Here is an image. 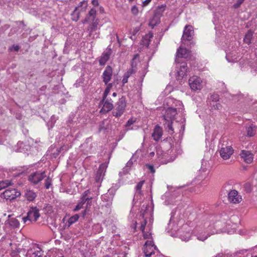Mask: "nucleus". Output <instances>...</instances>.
I'll list each match as a JSON object with an SVG mask.
<instances>
[{
  "mask_svg": "<svg viewBox=\"0 0 257 257\" xmlns=\"http://www.w3.org/2000/svg\"><path fill=\"white\" fill-rule=\"evenodd\" d=\"M177 114V110L176 108L169 107L166 111V113L163 115V119L165 120L164 127L168 130L169 133H174L173 127V120L175 116Z\"/></svg>",
  "mask_w": 257,
  "mask_h": 257,
  "instance_id": "nucleus-1",
  "label": "nucleus"
},
{
  "mask_svg": "<svg viewBox=\"0 0 257 257\" xmlns=\"http://www.w3.org/2000/svg\"><path fill=\"white\" fill-rule=\"evenodd\" d=\"M126 107V100L124 96H122L115 103L112 110V114L113 116L119 118L121 117L125 111Z\"/></svg>",
  "mask_w": 257,
  "mask_h": 257,
  "instance_id": "nucleus-2",
  "label": "nucleus"
},
{
  "mask_svg": "<svg viewBox=\"0 0 257 257\" xmlns=\"http://www.w3.org/2000/svg\"><path fill=\"white\" fill-rule=\"evenodd\" d=\"M194 35L193 28L191 25H186L183 31V34L181 38L183 43H185L186 41H191Z\"/></svg>",
  "mask_w": 257,
  "mask_h": 257,
  "instance_id": "nucleus-3",
  "label": "nucleus"
},
{
  "mask_svg": "<svg viewBox=\"0 0 257 257\" xmlns=\"http://www.w3.org/2000/svg\"><path fill=\"white\" fill-rule=\"evenodd\" d=\"M40 215L39 210L37 207L32 206L28 211L27 216L23 217L22 219L23 220L24 223H26L27 220H32L33 219L34 221H36L40 217Z\"/></svg>",
  "mask_w": 257,
  "mask_h": 257,
  "instance_id": "nucleus-4",
  "label": "nucleus"
},
{
  "mask_svg": "<svg viewBox=\"0 0 257 257\" xmlns=\"http://www.w3.org/2000/svg\"><path fill=\"white\" fill-rule=\"evenodd\" d=\"M202 80L197 76H193L189 79V84L191 89L196 91L202 88Z\"/></svg>",
  "mask_w": 257,
  "mask_h": 257,
  "instance_id": "nucleus-5",
  "label": "nucleus"
},
{
  "mask_svg": "<svg viewBox=\"0 0 257 257\" xmlns=\"http://www.w3.org/2000/svg\"><path fill=\"white\" fill-rule=\"evenodd\" d=\"M100 103L103 104V107L100 110L101 113H107L112 110L113 108V101L111 98H106L103 100V98H102Z\"/></svg>",
  "mask_w": 257,
  "mask_h": 257,
  "instance_id": "nucleus-6",
  "label": "nucleus"
},
{
  "mask_svg": "<svg viewBox=\"0 0 257 257\" xmlns=\"http://www.w3.org/2000/svg\"><path fill=\"white\" fill-rule=\"evenodd\" d=\"M20 195V192L15 189H7L3 193L4 198L10 200L15 199Z\"/></svg>",
  "mask_w": 257,
  "mask_h": 257,
  "instance_id": "nucleus-7",
  "label": "nucleus"
},
{
  "mask_svg": "<svg viewBox=\"0 0 257 257\" xmlns=\"http://www.w3.org/2000/svg\"><path fill=\"white\" fill-rule=\"evenodd\" d=\"M45 172H36L31 174L29 177V180L34 184H37L46 177Z\"/></svg>",
  "mask_w": 257,
  "mask_h": 257,
  "instance_id": "nucleus-8",
  "label": "nucleus"
},
{
  "mask_svg": "<svg viewBox=\"0 0 257 257\" xmlns=\"http://www.w3.org/2000/svg\"><path fill=\"white\" fill-rule=\"evenodd\" d=\"M112 75V68L110 66L107 65L101 76L103 79V82L105 83V84H107V83L110 81L111 79Z\"/></svg>",
  "mask_w": 257,
  "mask_h": 257,
  "instance_id": "nucleus-9",
  "label": "nucleus"
},
{
  "mask_svg": "<svg viewBox=\"0 0 257 257\" xmlns=\"http://www.w3.org/2000/svg\"><path fill=\"white\" fill-rule=\"evenodd\" d=\"M106 168L107 166L104 164H102L100 165L95 175V180L96 182L99 183L102 181L104 176Z\"/></svg>",
  "mask_w": 257,
  "mask_h": 257,
  "instance_id": "nucleus-10",
  "label": "nucleus"
},
{
  "mask_svg": "<svg viewBox=\"0 0 257 257\" xmlns=\"http://www.w3.org/2000/svg\"><path fill=\"white\" fill-rule=\"evenodd\" d=\"M229 200L233 203H238L242 200L241 196L238 194V192L235 190H231L228 194Z\"/></svg>",
  "mask_w": 257,
  "mask_h": 257,
  "instance_id": "nucleus-11",
  "label": "nucleus"
},
{
  "mask_svg": "<svg viewBox=\"0 0 257 257\" xmlns=\"http://www.w3.org/2000/svg\"><path fill=\"white\" fill-rule=\"evenodd\" d=\"M220 156L224 160L228 159L233 153V150L231 146L222 148L220 151Z\"/></svg>",
  "mask_w": 257,
  "mask_h": 257,
  "instance_id": "nucleus-12",
  "label": "nucleus"
},
{
  "mask_svg": "<svg viewBox=\"0 0 257 257\" xmlns=\"http://www.w3.org/2000/svg\"><path fill=\"white\" fill-rule=\"evenodd\" d=\"M112 53V50L110 48H107L102 53L99 59L100 65H104L106 62L109 60Z\"/></svg>",
  "mask_w": 257,
  "mask_h": 257,
  "instance_id": "nucleus-13",
  "label": "nucleus"
},
{
  "mask_svg": "<svg viewBox=\"0 0 257 257\" xmlns=\"http://www.w3.org/2000/svg\"><path fill=\"white\" fill-rule=\"evenodd\" d=\"M189 51L188 49L186 48H183L182 47H180L177 52L176 53V59L175 61L176 63H180L179 61V59L180 58H187L189 56Z\"/></svg>",
  "mask_w": 257,
  "mask_h": 257,
  "instance_id": "nucleus-14",
  "label": "nucleus"
},
{
  "mask_svg": "<svg viewBox=\"0 0 257 257\" xmlns=\"http://www.w3.org/2000/svg\"><path fill=\"white\" fill-rule=\"evenodd\" d=\"M187 66L185 62L181 63L179 66V69L177 71V79H181L186 74Z\"/></svg>",
  "mask_w": 257,
  "mask_h": 257,
  "instance_id": "nucleus-15",
  "label": "nucleus"
},
{
  "mask_svg": "<svg viewBox=\"0 0 257 257\" xmlns=\"http://www.w3.org/2000/svg\"><path fill=\"white\" fill-rule=\"evenodd\" d=\"M240 155L244 161L247 164L251 163L253 160V155L248 151L242 150Z\"/></svg>",
  "mask_w": 257,
  "mask_h": 257,
  "instance_id": "nucleus-16",
  "label": "nucleus"
},
{
  "mask_svg": "<svg viewBox=\"0 0 257 257\" xmlns=\"http://www.w3.org/2000/svg\"><path fill=\"white\" fill-rule=\"evenodd\" d=\"M96 19V10L92 8L88 12L85 19L82 21V23L85 24L91 21H95Z\"/></svg>",
  "mask_w": 257,
  "mask_h": 257,
  "instance_id": "nucleus-17",
  "label": "nucleus"
},
{
  "mask_svg": "<svg viewBox=\"0 0 257 257\" xmlns=\"http://www.w3.org/2000/svg\"><path fill=\"white\" fill-rule=\"evenodd\" d=\"M162 128L159 125H156L154 130V132L152 135L154 140L156 141H158L162 137Z\"/></svg>",
  "mask_w": 257,
  "mask_h": 257,
  "instance_id": "nucleus-18",
  "label": "nucleus"
},
{
  "mask_svg": "<svg viewBox=\"0 0 257 257\" xmlns=\"http://www.w3.org/2000/svg\"><path fill=\"white\" fill-rule=\"evenodd\" d=\"M6 222L14 228H18L20 225L19 221L15 217H12V215H9L8 219Z\"/></svg>",
  "mask_w": 257,
  "mask_h": 257,
  "instance_id": "nucleus-19",
  "label": "nucleus"
},
{
  "mask_svg": "<svg viewBox=\"0 0 257 257\" xmlns=\"http://www.w3.org/2000/svg\"><path fill=\"white\" fill-rule=\"evenodd\" d=\"M109 128V121L107 119H104L101 121L99 125L98 132H104Z\"/></svg>",
  "mask_w": 257,
  "mask_h": 257,
  "instance_id": "nucleus-20",
  "label": "nucleus"
},
{
  "mask_svg": "<svg viewBox=\"0 0 257 257\" xmlns=\"http://www.w3.org/2000/svg\"><path fill=\"white\" fill-rule=\"evenodd\" d=\"M36 193L30 190H27L25 193V196L26 199L29 201H33L37 197Z\"/></svg>",
  "mask_w": 257,
  "mask_h": 257,
  "instance_id": "nucleus-21",
  "label": "nucleus"
},
{
  "mask_svg": "<svg viewBox=\"0 0 257 257\" xmlns=\"http://www.w3.org/2000/svg\"><path fill=\"white\" fill-rule=\"evenodd\" d=\"M253 31L249 30L245 34L244 39H243V42L247 44V45H249L251 43V41L253 38Z\"/></svg>",
  "mask_w": 257,
  "mask_h": 257,
  "instance_id": "nucleus-22",
  "label": "nucleus"
},
{
  "mask_svg": "<svg viewBox=\"0 0 257 257\" xmlns=\"http://www.w3.org/2000/svg\"><path fill=\"white\" fill-rule=\"evenodd\" d=\"M256 128V126L252 124L249 125L248 126H246V132L247 133V136L249 137H253L255 135Z\"/></svg>",
  "mask_w": 257,
  "mask_h": 257,
  "instance_id": "nucleus-23",
  "label": "nucleus"
},
{
  "mask_svg": "<svg viewBox=\"0 0 257 257\" xmlns=\"http://www.w3.org/2000/svg\"><path fill=\"white\" fill-rule=\"evenodd\" d=\"M156 247H143V251L147 257H150L155 253V250Z\"/></svg>",
  "mask_w": 257,
  "mask_h": 257,
  "instance_id": "nucleus-24",
  "label": "nucleus"
},
{
  "mask_svg": "<svg viewBox=\"0 0 257 257\" xmlns=\"http://www.w3.org/2000/svg\"><path fill=\"white\" fill-rule=\"evenodd\" d=\"M87 2L85 1H83L79 4L78 6L76 8H78V12H82L85 11L86 8H87Z\"/></svg>",
  "mask_w": 257,
  "mask_h": 257,
  "instance_id": "nucleus-25",
  "label": "nucleus"
},
{
  "mask_svg": "<svg viewBox=\"0 0 257 257\" xmlns=\"http://www.w3.org/2000/svg\"><path fill=\"white\" fill-rule=\"evenodd\" d=\"M80 12H78V8H75L71 14V19L72 21L77 22L80 18Z\"/></svg>",
  "mask_w": 257,
  "mask_h": 257,
  "instance_id": "nucleus-26",
  "label": "nucleus"
},
{
  "mask_svg": "<svg viewBox=\"0 0 257 257\" xmlns=\"http://www.w3.org/2000/svg\"><path fill=\"white\" fill-rule=\"evenodd\" d=\"M90 22H91V24L90 25L88 28V30H90V35H91V33L96 29L98 24L97 19L95 20V21H91Z\"/></svg>",
  "mask_w": 257,
  "mask_h": 257,
  "instance_id": "nucleus-27",
  "label": "nucleus"
},
{
  "mask_svg": "<svg viewBox=\"0 0 257 257\" xmlns=\"http://www.w3.org/2000/svg\"><path fill=\"white\" fill-rule=\"evenodd\" d=\"M153 37V34H149L145 36V37L144 38L143 40H142V44L148 47L150 45V38H152Z\"/></svg>",
  "mask_w": 257,
  "mask_h": 257,
  "instance_id": "nucleus-28",
  "label": "nucleus"
},
{
  "mask_svg": "<svg viewBox=\"0 0 257 257\" xmlns=\"http://www.w3.org/2000/svg\"><path fill=\"white\" fill-rule=\"evenodd\" d=\"M79 218V215L77 214L71 216L68 221V226H70L72 224L76 222Z\"/></svg>",
  "mask_w": 257,
  "mask_h": 257,
  "instance_id": "nucleus-29",
  "label": "nucleus"
},
{
  "mask_svg": "<svg viewBox=\"0 0 257 257\" xmlns=\"http://www.w3.org/2000/svg\"><path fill=\"white\" fill-rule=\"evenodd\" d=\"M132 164H133L132 162L131 161H129L127 163L125 167L123 169L122 171L119 172L120 176H122L123 175L126 174L128 172V170L129 169L128 168H130L132 166Z\"/></svg>",
  "mask_w": 257,
  "mask_h": 257,
  "instance_id": "nucleus-30",
  "label": "nucleus"
},
{
  "mask_svg": "<svg viewBox=\"0 0 257 257\" xmlns=\"http://www.w3.org/2000/svg\"><path fill=\"white\" fill-rule=\"evenodd\" d=\"M11 184V182L9 180L0 181V190L5 188Z\"/></svg>",
  "mask_w": 257,
  "mask_h": 257,
  "instance_id": "nucleus-31",
  "label": "nucleus"
},
{
  "mask_svg": "<svg viewBox=\"0 0 257 257\" xmlns=\"http://www.w3.org/2000/svg\"><path fill=\"white\" fill-rule=\"evenodd\" d=\"M42 255L43 251L40 248H39L38 250L35 251V252L33 253L32 257H42Z\"/></svg>",
  "mask_w": 257,
  "mask_h": 257,
  "instance_id": "nucleus-32",
  "label": "nucleus"
},
{
  "mask_svg": "<svg viewBox=\"0 0 257 257\" xmlns=\"http://www.w3.org/2000/svg\"><path fill=\"white\" fill-rule=\"evenodd\" d=\"M144 182H145V181H144V180L141 181L139 182L137 184V186H136V191L139 194H141V189Z\"/></svg>",
  "mask_w": 257,
  "mask_h": 257,
  "instance_id": "nucleus-33",
  "label": "nucleus"
},
{
  "mask_svg": "<svg viewBox=\"0 0 257 257\" xmlns=\"http://www.w3.org/2000/svg\"><path fill=\"white\" fill-rule=\"evenodd\" d=\"M52 185V180L50 177H48L45 180V187L46 189H49Z\"/></svg>",
  "mask_w": 257,
  "mask_h": 257,
  "instance_id": "nucleus-34",
  "label": "nucleus"
},
{
  "mask_svg": "<svg viewBox=\"0 0 257 257\" xmlns=\"http://www.w3.org/2000/svg\"><path fill=\"white\" fill-rule=\"evenodd\" d=\"M210 99L212 100V103H215L219 100V96L214 94L211 96Z\"/></svg>",
  "mask_w": 257,
  "mask_h": 257,
  "instance_id": "nucleus-35",
  "label": "nucleus"
},
{
  "mask_svg": "<svg viewBox=\"0 0 257 257\" xmlns=\"http://www.w3.org/2000/svg\"><path fill=\"white\" fill-rule=\"evenodd\" d=\"M210 105L213 107L214 109L220 110L221 108V105L219 103H210Z\"/></svg>",
  "mask_w": 257,
  "mask_h": 257,
  "instance_id": "nucleus-36",
  "label": "nucleus"
},
{
  "mask_svg": "<svg viewBox=\"0 0 257 257\" xmlns=\"http://www.w3.org/2000/svg\"><path fill=\"white\" fill-rule=\"evenodd\" d=\"M156 247L153 242L151 240H147L145 245L144 247Z\"/></svg>",
  "mask_w": 257,
  "mask_h": 257,
  "instance_id": "nucleus-37",
  "label": "nucleus"
},
{
  "mask_svg": "<svg viewBox=\"0 0 257 257\" xmlns=\"http://www.w3.org/2000/svg\"><path fill=\"white\" fill-rule=\"evenodd\" d=\"M210 236V234L209 233H208L206 235H199L198 236L197 238L199 240L204 241L205 240H206Z\"/></svg>",
  "mask_w": 257,
  "mask_h": 257,
  "instance_id": "nucleus-38",
  "label": "nucleus"
},
{
  "mask_svg": "<svg viewBox=\"0 0 257 257\" xmlns=\"http://www.w3.org/2000/svg\"><path fill=\"white\" fill-rule=\"evenodd\" d=\"M244 0H237L236 2L233 5V7L234 9H237L240 7L241 4L244 2Z\"/></svg>",
  "mask_w": 257,
  "mask_h": 257,
  "instance_id": "nucleus-39",
  "label": "nucleus"
},
{
  "mask_svg": "<svg viewBox=\"0 0 257 257\" xmlns=\"http://www.w3.org/2000/svg\"><path fill=\"white\" fill-rule=\"evenodd\" d=\"M129 72H127L124 74L122 82L123 84H125L127 82L128 78L130 77Z\"/></svg>",
  "mask_w": 257,
  "mask_h": 257,
  "instance_id": "nucleus-40",
  "label": "nucleus"
},
{
  "mask_svg": "<svg viewBox=\"0 0 257 257\" xmlns=\"http://www.w3.org/2000/svg\"><path fill=\"white\" fill-rule=\"evenodd\" d=\"M166 8L165 5H162L161 6H158L157 9V13L161 14L163 13Z\"/></svg>",
  "mask_w": 257,
  "mask_h": 257,
  "instance_id": "nucleus-41",
  "label": "nucleus"
},
{
  "mask_svg": "<svg viewBox=\"0 0 257 257\" xmlns=\"http://www.w3.org/2000/svg\"><path fill=\"white\" fill-rule=\"evenodd\" d=\"M83 205L84 204H83V203H78V204L75 207V208L73 209V211L74 212H76L79 210L80 209L82 208Z\"/></svg>",
  "mask_w": 257,
  "mask_h": 257,
  "instance_id": "nucleus-42",
  "label": "nucleus"
},
{
  "mask_svg": "<svg viewBox=\"0 0 257 257\" xmlns=\"http://www.w3.org/2000/svg\"><path fill=\"white\" fill-rule=\"evenodd\" d=\"M244 187L247 192H250L251 190V185L249 183H246L244 184Z\"/></svg>",
  "mask_w": 257,
  "mask_h": 257,
  "instance_id": "nucleus-43",
  "label": "nucleus"
},
{
  "mask_svg": "<svg viewBox=\"0 0 257 257\" xmlns=\"http://www.w3.org/2000/svg\"><path fill=\"white\" fill-rule=\"evenodd\" d=\"M110 89L106 87L105 89V90L104 91V93L103 94L102 98H103V100H104L106 98H107V96L108 94V93L110 92Z\"/></svg>",
  "mask_w": 257,
  "mask_h": 257,
  "instance_id": "nucleus-44",
  "label": "nucleus"
},
{
  "mask_svg": "<svg viewBox=\"0 0 257 257\" xmlns=\"http://www.w3.org/2000/svg\"><path fill=\"white\" fill-rule=\"evenodd\" d=\"M147 224V221L146 219H144L143 221L141 222V225L140 226L141 230L143 232L145 229V226Z\"/></svg>",
  "mask_w": 257,
  "mask_h": 257,
  "instance_id": "nucleus-45",
  "label": "nucleus"
},
{
  "mask_svg": "<svg viewBox=\"0 0 257 257\" xmlns=\"http://www.w3.org/2000/svg\"><path fill=\"white\" fill-rule=\"evenodd\" d=\"M131 11H132V13L134 15H137L139 12L138 8L136 6H134L132 8Z\"/></svg>",
  "mask_w": 257,
  "mask_h": 257,
  "instance_id": "nucleus-46",
  "label": "nucleus"
},
{
  "mask_svg": "<svg viewBox=\"0 0 257 257\" xmlns=\"http://www.w3.org/2000/svg\"><path fill=\"white\" fill-rule=\"evenodd\" d=\"M81 201L80 203H83V204H84L86 201H88L89 200H90L91 199V198L89 197H86L82 196L81 197Z\"/></svg>",
  "mask_w": 257,
  "mask_h": 257,
  "instance_id": "nucleus-47",
  "label": "nucleus"
},
{
  "mask_svg": "<svg viewBox=\"0 0 257 257\" xmlns=\"http://www.w3.org/2000/svg\"><path fill=\"white\" fill-rule=\"evenodd\" d=\"M146 166L149 169V170L150 171V172L151 173H154L155 172V169H154L153 166L148 164L146 165Z\"/></svg>",
  "mask_w": 257,
  "mask_h": 257,
  "instance_id": "nucleus-48",
  "label": "nucleus"
},
{
  "mask_svg": "<svg viewBox=\"0 0 257 257\" xmlns=\"http://www.w3.org/2000/svg\"><path fill=\"white\" fill-rule=\"evenodd\" d=\"M135 121H134L133 119H130L126 122V124H125V126L126 127L127 126H131V125H132L134 123Z\"/></svg>",
  "mask_w": 257,
  "mask_h": 257,
  "instance_id": "nucleus-49",
  "label": "nucleus"
},
{
  "mask_svg": "<svg viewBox=\"0 0 257 257\" xmlns=\"http://www.w3.org/2000/svg\"><path fill=\"white\" fill-rule=\"evenodd\" d=\"M132 69H130L129 71H128L127 72H129L128 74H130V75L134 73H135V70L134 69V65H133V63H132Z\"/></svg>",
  "mask_w": 257,
  "mask_h": 257,
  "instance_id": "nucleus-50",
  "label": "nucleus"
},
{
  "mask_svg": "<svg viewBox=\"0 0 257 257\" xmlns=\"http://www.w3.org/2000/svg\"><path fill=\"white\" fill-rule=\"evenodd\" d=\"M151 0H146L143 3V6L145 7L147 6L150 2Z\"/></svg>",
  "mask_w": 257,
  "mask_h": 257,
  "instance_id": "nucleus-51",
  "label": "nucleus"
},
{
  "mask_svg": "<svg viewBox=\"0 0 257 257\" xmlns=\"http://www.w3.org/2000/svg\"><path fill=\"white\" fill-rule=\"evenodd\" d=\"M91 3L94 6H98L99 5L98 0H92Z\"/></svg>",
  "mask_w": 257,
  "mask_h": 257,
  "instance_id": "nucleus-52",
  "label": "nucleus"
},
{
  "mask_svg": "<svg viewBox=\"0 0 257 257\" xmlns=\"http://www.w3.org/2000/svg\"><path fill=\"white\" fill-rule=\"evenodd\" d=\"M89 192V191L88 190L84 191L83 194H82V196L84 197H87V196L88 195V193Z\"/></svg>",
  "mask_w": 257,
  "mask_h": 257,
  "instance_id": "nucleus-53",
  "label": "nucleus"
},
{
  "mask_svg": "<svg viewBox=\"0 0 257 257\" xmlns=\"http://www.w3.org/2000/svg\"><path fill=\"white\" fill-rule=\"evenodd\" d=\"M107 86L106 87L107 88H108L109 89H111V88H112V86H113V84L112 83H107Z\"/></svg>",
  "mask_w": 257,
  "mask_h": 257,
  "instance_id": "nucleus-54",
  "label": "nucleus"
},
{
  "mask_svg": "<svg viewBox=\"0 0 257 257\" xmlns=\"http://www.w3.org/2000/svg\"><path fill=\"white\" fill-rule=\"evenodd\" d=\"M13 47H14L15 51H18L20 49V47L19 46H14Z\"/></svg>",
  "mask_w": 257,
  "mask_h": 257,
  "instance_id": "nucleus-55",
  "label": "nucleus"
},
{
  "mask_svg": "<svg viewBox=\"0 0 257 257\" xmlns=\"http://www.w3.org/2000/svg\"><path fill=\"white\" fill-rule=\"evenodd\" d=\"M229 57V54H227L226 56V58L227 59L228 61H229V62H232L231 60L229 59V58H228Z\"/></svg>",
  "mask_w": 257,
  "mask_h": 257,
  "instance_id": "nucleus-56",
  "label": "nucleus"
},
{
  "mask_svg": "<svg viewBox=\"0 0 257 257\" xmlns=\"http://www.w3.org/2000/svg\"><path fill=\"white\" fill-rule=\"evenodd\" d=\"M155 155V153L154 152H151L150 153V155L152 157L154 156Z\"/></svg>",
  "mask_w": 257,
  "mask_h": 257,
  "instance_id": "nucleus-57",
  "label": "nucleus"
},
{
  "mask_svg": "<svg viewBox=\"0 0 257 257\" xmlns=\"http://www.w3.org/2000/svg\"><path fill=\"white\" fill-rule=\"evenodd\" d=\"M20 23L21 24V25H23V26H25V24L24 23V22L23 21H21L20 22Z\"/></svg>",
  "mask_w": 257,
  "mask_h": 257,
  "instance_id": "nucleus-58",
  "label": "nucleus"
},
{
  "mask_svg": "<svg viewBox=\"0 0 257 257\" xmlns=\"http://www.w3.org/2000/svg\"><path fill=\"white\" fill-rule=\"evenodd\" d=\"M112 95H113V96H114V97H115V96H116V93H115V92H113V94H112Z\"/></svg>",
  "mask_w": 257,
  "mask_h": 257,
  "instance_id": "nucleus-59",
  "label": "nucleus"
},
{
  "mask_svg": "<svg viewBox=\"0 0 257 257\" xmlns=\"http://www.w3.org/2000/svg\"><path fill=\"white\" fill-rule=\"evenodd\" d=\"M102 257H110V256L109 255H104V256H103Z\"/></svg>",
  "mask_w": 257,
  "mask_h": 257,
  "instance_id": "nucleus-60",
  "label": "nucleus"
},
{
  "mask_svg": "<svg viewBox=\"0 0 257 257\" xmlns=\"http://www.w3.org/2000/svg\"><path fill=\"white\" fill-rule=\"evenodd\" d=\"M85 215V213H84L83 214V217H84Z\"/></svg>",
  "mask_w": 257,
  "mask_h": 257,
  "instance_id": "nucleus-61",
  "label": "nucleus"
},
{
  "mask_svg": "<svg viewBox=\"0 0 257 257\" xmlns=\"http://www.w3.org/2000/svg\"><path fill=\"white\" fill-rule=\"evenodd\" d=\"M251 257H257V255L251 256Z\"/></svg>",
  "mask_w": 257,
  "mask_h": 257,
  "instance_id": "nucleus-62",
  "label": "nucleus"
},
{
  "mask_svg": "<svg viewBox=\"0 0 257 257\" xmlns=\"http://www.w3.org/2000/svg\"><path fill=\"white\" fill-rule=\"evenodd\" d=\"M130 2H133L134 0H128Z\"/></svg>",
  "mask_w": 257,
  "mask_h": 257,
  "instance_id": "nucleus-63",
  "label": "nucleus"
},
{
  "mask_svg": "<svg viewBox=\"0 0 257 257\" xmlns=\"http://www.w3.org/2000/svg\"><path fill=\"white\" fill-rule=\"evenodd\" d=\"M215 257H219V256H218L217 255V256H216Z\"/></svg>",
  "mask_w": 257,
  "mask_h": 257,
  "instance_id": "nucleus-64",
  "label": "nucleus"
}]
</instances>
